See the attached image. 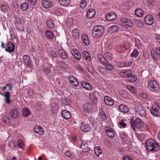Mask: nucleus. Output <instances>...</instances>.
<instances>
[{"mask_svg":"<svg viewBox=\"0 0 160 160\" xmlns=\"http://www.w3.org/2000/svg\"><path fill=\"white\" fill-rule=\"evenodd\" d=\"M145 145L147 150L149 151L156 152L159 149V145L152 139L147 140Z\"/></svg>","mask_w":160,"mask_h":160,"instance_id":"nucleus-1","label":"nucleus"},{"mask_svg":"<svg viewBox=\"0 0 160 160\" xmlns=\"http://www.w3.org/2000/svg\"><path fill=\"white\" fill-rule=\"evenodd\" d=\"M104 32L103 26L100 25H97L94 27L92 30L91 34L93 38H98L102 35Z\"/></svg>","mask_w":160,"mask_h":160,"instance_id":"nucleus-2","label":"nucleus"},{"mask_svg":"<svg viewBox=\"0 0 160 160\" xmlns=\"http://www.w3.org/2000/svg\"><path fill=\"white\" fill-rule=\"evenodd\" d=\"M148 87L150 91L154 92H158L159 89L158 83L153 80H150L148 82Z\"/></svg>","mask_w":160,"mask_h":160,"instance_id":"nucleus-3","label":"nucleus"},{"mask_svg":"<svg viewBox=\"0 0 160 160\" xmlns=\"http://www.w3.org/2000/svg\"><path fill=\"white\" fill-rule=\"evenodd\" d=\"M130 120L131 127L134 130L135 128H139L143 126V122L138 118H136L135 120L131 118Z\"/></svg>","mask_w":160,"mask_h":160,"instance_id":"nucleus-4","label":"nucleus"},{"mask_svg":"<svg viewBox=\"0 0 160 160\" xmlns=\"http://www.w3.org/2000/svg\"><path fill=\"white\" fill-rule=\"evenodd\" d=\"M22 61L23 63L26 65V68H31L33 66L31 58L28 55H24L22 58Z\"/></svg>","mask_w":160,"mask_h":160,"instance_id":"nucleus-5","label":"nucleus"},{"mask_svg":"<svg viewBox=\"0 0 160 160\" xmlns=\"http://www.w3.org/2000/svg\"><path fill=\"white\" fill-rule=\"evenodd\" d=\"M160 107L157 103H154L150 109V112L151 114L154 116H158L159 115L160 112L159 111Z\"/></svg>","mask_w":160,"mask_h":160,"instance_id":"nucleus-6","label":"nucleus"},{"mask_svg":"<svg viewBox=\"0 0 160 160\" xmlns=\"http://www.w3.org/2000/svg\"><path fill=\"white\" fill-rule=\"evenodd\" d=\"M135 109L136 113L139 115L144 116L146 114V112L144 108L140 104H138L135 107Z\"/></svg>","mask_w":160,"mask_h":160,"instance_id":"nucleus-7","label":"nucleus"},{"mask_svg":"<svg viewBox=\"0 0 160 160\" xmlns=\"http://www.w3.org/2000/svg\"><path fill=\"white\" fill-rule=\"evenodd\" d=\"M71 55L77 60L79 61L81 59V56L79 51L76 49H72L71 50Z\"/></svg>","mask_w":160,"mask_h":160,"instance_id":"nucleus-8","label":"nucleus"},{"mask_svg":"<svg viewBox=\"0 0 160 160\" xmlns=\"http://www.w3.org/2000/svg\"><path fill=\"white\" fill-rule=\"evenodd\" d=\"M68 79L72 86L77 87L79 82L76 78L73 76H70L68 78Z\"/></svg>","mask_w":160,"mask_h":160,"instance_id":"nucleus-9","label":"nucleus"},{"mask_svg":"<svg viewBox=\"0 0 160 160\" xmlns=\"http://www.w3.org/2000/svg\"><path fill=\"white\" fill-rule=\"evenodd\" d=\"M144 21L147 25H152L153 22V19L152 15L151 14L146 15L144 18Z\"/></svg>","mask_w":160,"mask_h":160,"instance_id":"nucleus-10","label":"nucleus"},{"mask_svg":"<svg viewBox=\"0 0 160 160\" xmlns=\"http://www.w3.org/2000/svg\"><path fill=\"white\" fill-rule=\"evenodd\" d=\"M10 115L13 119H16L19 117L20 113L17 109H13L10 111Z\"/></svg>","mask_w":160,"mask_h":160,"instance_id":"nucleus-11","label":"nucleus"},{"mask_svg":"<svg viewBox=\"0 0 160 160\" xmlns=\"http://www.w3.org/2000/svg\"><path fill=\"white\" fill-rule=\"evenodd\" d=\"M105 132L109 138H112L114 136V132L113 129L110 127L105 128Z\"/></svg>","mask_w":160,"mask_h":160,"instance_id":"nucleus-12","label":"nucleus"},{"mask_svg":"<svg viewBox=\"0 0 160 160\" xmlns=\"http://www.w3.org/2000/svg\"><path fill=\"white\" fill-rule=\"evenodd\" d=\"M104 100L105 103L108 106H111L113 105L114 100L110 97L105 96L104 98Z\"/></svg>","mask_w":160,"mask_h":160,"instance_id":"nucleus-13","label":"nucleus"},{"mask_svg":"<svg viewBox=\"0 0 160 160\" xmlns=\"http://www.w3.org/2000/svg\"><path fill=\"white\" fill-rule=\"evenodd\" d=\"M80 128L82 131L86 132H89L90 130L89 125L88 124L84 122L81 124Z\"/></svg>","mask_w":160,"mask_h":160,"instance_id":"nucleus-14","label":"nucleus"},{"mask_svg":"<svg viewBox=\"0 0 160 160\" xmlns=\"http://www.w3.org/2000/svg\"><path fill=\"white\" fill-rule=\"evenodd\" d=\"M83 109L84 112H90L92 109V106L91 103L86 102L83 105Z\"/></svg>","mask_w":160,"mask_h":160,"instance_id":"nucleus-15","label":"nucleus"},{"mask_svg":"<svg viewBox=\"0 0 160 160\" xmlns=\"http://www.w3.org/2000/svg\"><path fill=\"white\" fill-rule=\"evenodd\" d=\"M7 46L8 48H5V51L9 53L13 52L15 50L14 44L11 42H9Z\"/></svg>","mask_w":160,"mask_h":160,"instance_id":"nucleus-16","label":"nucleus"},{"mask_svg":"<svg viewBox=\"0 0 160 160\" xmlns=\"http://www.w3.org/2000/svg\"><path fill=\"white\" fill-rule=\"evenodd\" d=\"M116 14L113 12H110L108 13L106 15V19L109 21H112L117 18Z\"/></svg>","mask_w":160,"mask_h":160,"instance_id":"nucleus-17","label":"nucleus"},{"mask_svg":"<svg viewBox=\"0 0 160 160\" xmlns=\"http://www.w3.org/2000/svg\"><path fill=\"white\" fill-rule=\"evenodd\" d=\"M81 85L83 88L86 89L88 90H91L92 89V85L87 81H82Z\"/></svg>","mask_w":160,"mask_h":160,"instance_id":"nucleus-18","label":"nucleus"},{"mask_svg":"<svg viewBox=\"0 0 160 160\" xmlns=\"http://www.w3.org/2000/svg\"><path fill=\"white\" fill-rule=\"evenodd\" d=\"M156 53L151 52V56L155 60H157L159 59V57L158 55L160 56V47L158 48L156 50Z\"/></svg>","mask_w":160,"mask_h":160,"instance_id":"nucleus-19","label":"nucleus"},{"mask_svg":"<svg viewBox=\"0 0 160 160\" xmlns=\"http://www.w3.org/2000/svg\"><path fill=\"white\" fill-rule=\"evenodd\" d=\"M81 148L83 152H87L90 150L88 146L87 142L86 141L82 142L81 144Z\"/></svg>","mask_w":160,"mask_h":160,"instance_id":"nucleus-20","label":"nucleus"},{"mask_svg":"<svg viewBox=\"0 0 160 160\" xmlns=\"http://www.w3.org/2000/svg\"><path fill=\"white\" fill-rule=\"evenodd\" d=\"M1 95L4 96L5 98V102L8 104H9L11 103V99L10 98V94L9 92L7 91L5 93V94L1 93Z\"/></svg>","mask_w":160,"mask_h":160,"instance_id":"nucleus-21","label":"nucleus"},{"mask_svg":"<svg viewBox=\"0 0 160 160\" xmlns=\"http://www.w3.org/2000/svg\"><path fill=\"white\" fill-rule=\"evenodd\" d=\"M33 130L36 133L39 134V135L42 134L44 132L42 128L39 125H36L35 126Z\"/></svg>","mask_w":160,"mask_h":160,"instance_id":"nucleus-22","label":"nucleus"},{"mask_svg":"<svg viewBox=\"0 0 160 160\" xmlns=\"http://www.w3.org/2000/svg\"><path fill=\"white\" fill-rule=\"evenodd\" d=\"M42 4L45 8H48L52 5V3L50 0H43L42 2Z\"/></svg>","mask_w":160,"mask_h":160,"instance_id":"nucleus-23","label":"nucleus"},{"mask_svg":"<svg viewBox=\"0 0 160 160\" xmlns=\"http://www.w3.org/2000/svg\"><path fill=\"white\" fill-rule=\"evenodd\" d=\"M61 115L62 117L65 119H68L71 117L70 112L66 110L62 111Z\"/></svg>","mask_w":160,"mask_h":160,"instance_id":"nucleus-24","label":"nucleus"},{"mask_svg":"<svg viewBox=\"0 0 160 160\" xmlns=\"http://www.w3.org/2000/svg\"><path fill=\"white\" fill-rule=\"evenodd\" d=\"M82 56V58L86 60L90 61L91 60V57L90 53L87 51L83 52Z\"/></svg>","mask_w":160,"mask_h":160,"instance_id":"nucleus-25","label":"nucleus"},{"mask_svg":"<svg viewBox=\"0 0 160 160\" xmlns=\"http://www.w3.org/2000/svg\"><path fill=\"white\" fill-rule=\"evenodd\" d=\"M95 12L94 10L92 8L89 9L86 13V17L88 18H92L95 15Z\"/></svg>","mask_w":160,"mask_h":160,"instance_id":"nucleus-26","label":"nucleus"},{"mask_svg":"<svg viewBox=\"0 0 160 160\" xmlns=\"http://www.w3.org/2000/svg\"><path fill=\"white\" fill-rule=\"evenodd\" d=\"M58 53L60 57L63 59H66L68 57L67 53L63 49L58 50Z\"/></svg>","mask_w":160,"mask_h":160,"instance_id":"nucleus-27","label":"nucleus"},{"mask_svg":"<svg viewBox=\"0 0 160 160\" xmlns=\"http://www.w3.org/2000/svg\"><path fill=\"white\" fill-rule=\"evenodd\" d=\"M132 73L131 71L129 70L125 71H124L121 72L120 73V75L123 77L128 78Z\"/></svg>","mask_w":160,"mask_h":160,"instance_id":"nucleus-28","label":"nucleus"},{"mask_svg":"<svg viewBox=\"0 0 160 160\" xmlns=\"http://www.w3.org/2000/svg\"><path fill=\"white\" fill-rule=\"evenodd\" d=\"M121 21L123 23L128 26L131 27L133 25L132 21L129 19L123 18L121 19Z\"/></svg>","mask_w":160,"mask_h":160,"instance_id":"nucleus-29","label":"nucleus"},{"mask_svg":"<svg viewBox=\"0 0 160 160\" xmlns=\"http://www.w3.org/2000/svg\"><path fill=\"white\" fill-rule=\"evenodd\" d=\"M118 108L121 112L123 113H127L128 111V107L124 104H121L119 105Z\"/></svg>","mask_w":160,"mask_h":160,"instance_id":"nucleus-30","label":"nucleus"},{"mask_svg":"<svg viewBox=\"0 0 160 160\" xmlns=\"http://www.w3.org/2000/svg\"><path fill=\"white\" fill-rule=\"evenodd\" d=\"M119 30L118 26L116 25H112L109 27L108 31L109 32H117Z\"/></svg>","mask_w":160,"mask_h":160,"instance_id":"nucleus-31","label":"nucleus"},{"mask_svg":"<svg viewBox=\"0 0 160 160\" xmlns=\"http://www.w3.org/2000/svg\"><path fill=\"white\" fill-rule=\"evenodd\" d=\"M82 40L83 43L86 46H88L89 44V41L87 35L83 34L82 36Z\"/></svg>","mask_w":160,"mask_h":160,"instance_id":"nucleus-32","label":"nucleus"},{"mask_svg":"<svg viewBox=\"0 0 160 160\" xmlns=\"http://www.w3.org/2000/svg\"><path fill=\"white\" fill-rule=\"evenodd\" d=\"M73 37L75 39H78L79 37V34L78 30L76 28L74 29L72 32Z\"/></svg>","mask_w":160,"mask_h":160,"instance_id":"nucleus-33","label":"nucleus"},{"mask_svg":"<svg viewBox=\"0 0 160 160\" xmlns=\"http://www.w3.org/2000/svg\"><path fill=\"white\" fill-rule=\"evenodd\" d=\"M58 2L60 5L64 7H67L70 3V0H58Z\"/></svg>","mask_w":160,"mask_h":160,"instance_id":"nucleus-34","label":"nucleus"},{"mask_svg":"<svg viewBox=\"0 0 160 160\" xmlns=\"http://www.w3.org/2000/svg\"><path fill=\"white\" fill-rule=\"evenodd\" d=\"M45 35L47 38L49 39L53 38L54 37V35L52 32L49 30L46 31L45 32Z\"/></svg>","mask_w":160,"mask_h":160,"instance_id":"nucleus-35","label":"nucleus"},{"mask_svg":"<svg viewBox=\"0 0 160 160\" xmlns=\"http://www.w3.org/2000/svg\"><path fill=\"white\" fill-rule=\"evenodd\" d=\"M97 58L98 60L102 65L105 62H106V61L107 60L102 55L99 54L97 55Z\"/></svg>","mask_w":160,"mask_h":160,"instance_id":"nucleus-36","label":"nucleus"},{"mask_svg":"<svg viewBox=\"0 0 160 160\" xmlns=\"http://www.w3.org/2000/svg\"><path fill=\"white\" fill-rule=\"evenodd\" d=\"M108 70H112L114 68V66L108 62L107 60L102 64Z\"/></svg>","mask_w":160,"mask_h":160,"instance_id":"nucleus-37","label":"nucleus"},{"mask_svg":"<svg viewBox=\"0 0 160 160\" xmlns=\"http://www.w3.org/2000/svg\"><path fill=\"white\" fill-rule=\"evenodd\" d=\"M135 14L138 17H141L143 15V11L140 8H138L135 11Z\"/></svg>","mask_w":160,"mask_h":160,"instance_id":"nucleus-38","label":"nucleus"},{"mask_svg":"<svg viewBox=\"0 0 160 160\" xmlns=\"http://www.w3.org/2000/svg\"><path fill=\"white\" fill-rule=\"evenodd\" d=\"M43 70L47 74H48L50 72L51 69L50 67L48 64H45L43 66Z\"/></svg>","mask_w":160,"mask_h":160,"instance_id":"nucleus-39","label":"nucleus"},{"mask_svg":"<svg viewBox=\"0 0 160 160\" xmlns=\"http://www.w3.org/2000/svg\"><path fill=\"white\" fill-rule=\"evenodd\" d=\"M58 109V105L56 103H53L51 105V110L52 113L56 112Z\"/></svg>","mask_w":160,"mask_h":160,"instance_id":"nucleus-40","label":"nucleus"},{"mask_svg":"<svg viewBox=\"0 0 160 160\" xmlns=\"http://www.w3.org/2000/svg\"><path fill=\"white\" fill-rule=\"evenodd\" d=\"M94 151L96 155L98 157L100 154L102 153V150L99 147H95L94 148Z\"/></svg>","mask_w":160,"mask_h":160,"instance_id":"nucleus-41","label":"nucleus"},{"mask_svg":"<svg viewBox=\"0 0 160 160\" xmlns=\"http://www.w3.org/2000/svg\"><path fill=\"white\" fill-rule=\"evenodd\" d=\"M16 142L15 141H12L8 143L9 147L12 149H14L17 147Z\"/></svg>","mask_w":160,"mask_h":160,"instance_id":"nucleus-42","label":"nucleus"},{"mask_svg":"<svg viewBox=\"0 0 160 160\" xmlns=\"http://www.w3.org/2000/svg\"><path fill=\"white\" fill-rule=\"evenodd\" d=\"M137 79L136 76L132 73L128 78V80L131 82H133L135 81Z\"/></svg>","mask_w":160,"mask_h":160,"instance_id":"nucleus-43","label":"nucleus"},{"mask_svg":"<svg viewBox=\"0 0 160 160\" xmlns=\"http://www.w3.org/2000/svg\"><path fill=\"white\" fill-rule=\"evenodd\" d=\"M28 4L27 2H25L21 4L20 8L22 10L25 11L28 9Z\"/></svg>","mask_w":160,"mask_h":160,"instance_id":"nucleus-44","label":"nucleus"},{"mask_svg":"<svg viewBox=\"0 0 160 160\" xmlns=\"http://www.w3.org/2000/svg\"><path fill=\"white\" fill-rule=\"evenodd\" d=\"M46 24L48 27L50 28H52L54 27L53 21L51 19L48 20L47 21Z\"/></svg>","mask_w":160,"mask_h":160,"instance_id":"nucleus-45","label":"nucleus"},{"mask_svg":"<svg viewBox=\"0 0 160 160\" xmlns=\"http://www.w3.org/2000/svg\"><path fill=\"white\" fill-rule=\"evenodd\" d=\"M17 146L20 148L23 149L25 147L24 143L22 140L20 139L18 141Z\"/></svg>","mask_w":160,"mask_h":160,"instance_id":"nucleus-46","label":"nucleus"},{"mask_svg":"<svg viewBox=\"0 0 160 160\" xmlns=\"http://www.w3.org/2000/svg\"><path fill=\"white\" fill-rule=\"evenodd\" d=\"M30 112L28 109V108L25 107L23 108L22 111V114L25 117L28 116L30 114Z\"/></svg>","mask_w":160,"mask_h":160,"instance_id":"nucleus-47","label":"nucleus"},{"mask_svg":"<svg viewBox=\"0 0 160 160\" xmlns=\"http://www.w3.org/2000/svg\"><path fill=\"white\" fill-rule=\"evenodd\" d=\"M0 8L2 12H6L8 11L9 9V7L6 4H3L1 6Z\"/></svg>","mask_w":160,"mask_h":160,"instance_id":"nucleus-48","label":"nucleus"},{"mask_svg":"<svg viewBox=\"0 0 160 160\" xmlns=\"http://www.w3.org/2000/svg\"><path fill=\"white\" fill-rule=\"evenodd\" d=\"M90 99L92 101L94 104H96L97 102V99L94 94L93 93H90L89 94Z\"/></svg>","mask_w":160,"mask_h":160,"instance_id":"nucleus-49","label":"nucleus"},{"mask_svg":"<svg viewBox=\"0 0 160 160\" xmlns=\"http://www.w3.org/2000/svg\"><path fill=\"white\" fill-rule=\"evenodd\" d=\"M119 95L123 98H125L127 97V92L123 90H120L119 92Z\"/></svg>","mask_w":160,"mask_h":160,"instance_id":"nucleus-50","label":"nucleus"},{"mask_svg":"<svg viewBox=\"0 0 160 160\" xmlns=\"http://www.w3.org/2000/svg\"><path fill=\"white\" fill-rule=\"evenodd\" d=\"M112 55L111 53L108 52L105 53L104 57L106 59H107L108 60H111L112 59Z\"/></svg>","mask_w":160,"mask_h":160,"instance_id":"nucleus-51","label":"nucleus"},{"mask_svg":"<svg viewBox=\"0 0 160 160\" xmlns=\"http://www.w3.org/2000/svg\"><path fill=\"white\" fill-rule=\"evenodd\" d=\"M2 120L3 122L7 124H9L10 121V118L7 116L3 117Z\"/></svg>","mask_w":160,"mask_h":160,"instance_id":"nucleus-52","label":"nucleus"},{"mask_svg":"<svg viewBox=\"0 0 160 160\" xmlns=\"http://www.w3.org/2000/svg\"><path fill=\"white\" fill-rule=\"evenodd\" d=\"M127 48L124 45H119L117 47L118 50L119 52L124 51L126 50Z\"/></svg>","mask_w":160,"mask_h":160,"instance_id":"nucleus-53","label":"nucleus"},{"mask_svg":"<svg viewBox=\"0 0 160 160\" xmlns=\"http://www.w3.org/2000/svg\"><path fill=\"white\" fill-rule=\"evenodd\" d=\"M143 57L146 59H148L149 57V54L148 52L146 50H144L143 52Z\"/></svg>","mask_w":160,"mask_h":160,"instance_id":"nucleus-54","label":"nucleus"},{"mask_svg":"<svg viewBox=\"0 0 160 160\" xmlns=\"http://www.w3.org/2000/svg\"><path fill=\"white\" fill-rule=\"evenodd\" d=\"M139 54V52L138 50L136 49H134L133 52L131 54L130 56L131 57H137Z\"/></svg>","mask_w":160,"mask_h":160,"instance_id":"nucleus-55","label":"nucleus"},{"mask_svg":"<svg viewBox=\"0 0 160 160\" xmlns=\"http://www.w3.org/2000/svg\"><path fill=\"white\" fill-rule=\"evenodd\" d=\"M87 4V1L86 0H82L80 3V6L82 8H84Z\"/></svg>","mask_w":160,"mask_h":160,"instance_id":"nucleus-56","label":"nucleus"},{"mask_svg":"<svg viewBox=\"0 0 160 160\" xmlns=\"http://www.w3.org/2000/svg\"><path fill=\"white\" fill-rule=\"evenodd\" d=\"M127 88L128 90L131 92L134 93L136 92V89L133 86L130 85H128Z\"/></svg>","mask_w":160,"mask_h":160,"instance_id":"nucleus-57","label":"nucleus"},{"mask_svg":"<svg viewBox=\"0 0 160 160\" xmlns=\"http://www.w3.org/2000/svg\"><path fill=\"white\" fill-rule=\"evenodd\" d=\"M62 103L65 105H69L71 104V102L69 99H65L62 101Z\"/></svg>","mask_w":160,"mask_h":160,"instance_id":"nucleus-58","label":"nucleus"},{"mask_svg":"<svg viewBox=\"0 0 160 160\" xmlns=\"http://www.w3.org/2000/svg\"><path fill=\"white\" fill-rule=\"evenodd\" d=\"M51 56L53 58H56L58 56V54L54 51H52L50 52Z\"/></svg>","mask_w":160,"mask_h":160,"instance_id":"nucleus-59","label":"nucleus"},{"mask_svg":"<svg viewBox=\"0 0 160 160\" xmlns=\"http://www.w3.org/2000/svg\"><path fill=\"white\" fill-rule=\"evenodd\" d=\"M119 125L121 128H125L126 126V124L123 122V120H121L119 122Z\"/></svg>","mask_w":160,"mask_h":160,"instance_id":"nucleus-60","label":"nucleus"},{"mask_svg":"<svg viewBox=\"0 0 160 160\" xmlns=\"http://www.w3.org/2000/svg\"><path fill=\"white\" fill-rule=\"evenodd\" d=\"M60 66L62 68H65L67 67V66L66 63L62 62H60Z\"/></svg>","mask_w":160,"mask_h":160,"instance_id":"nucleus-61","label":"nucleus"},{"mask_svg":"<svg viewBox=\"0 0 160 160\" xmlns=\"http://www.w3.org/2000/svg\"><path fill=\"white\" fill-rule=\"evenodd\" d=\"M32 5H34L36 3V0H27Z\"/></svg>","mask_w":160,"mask_h":160,"instance_id":"nucleus-62","label":"nucleus"},{"mask_svg":"<svg viewBox=\"0 0 160 160\" xmlns=\"http://www.w3.org/2000/svg\"><path fill=\"white\" fill-rule=\"evenodd\" d=\"M125 133L124 132H121L120 133V137L122 139H124L126 137Z\"/></svg>","mask_w":160,"mask_h":160,"instance_id":"nucleus-63","label":"nucleus"},{"mask_svg":"<svg viewBox=\"0 0 160 160\" xmlns=\"http://www.w3.org/2000/svg\"><path fill=\"white\" fill-rule=\"evenodd\" d=\"M65 155L68 158H72V156L70 152L69 151H66L65 153Z\"/></svg>","mask_w":160,"mask_h":160,"instance_id":"nucleus-64","label":"nucleus"}]
</instances>
